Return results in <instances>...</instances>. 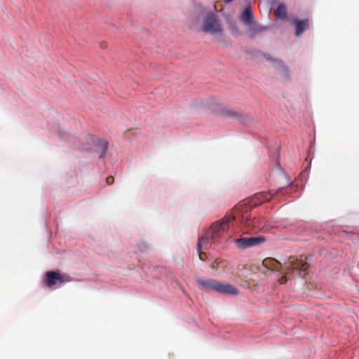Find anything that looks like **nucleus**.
I'll return each instance as SVG.
<instances>
[{
    "instance_id": "1",
    "label": "nucleus",
    "mask_w": 359,
    "mask_h": 359,
    "mask_svg": "<svg viewBox=\"0 0 359 359\" xmlns=\"http://www.w3.org/2000/svg\"><path fill=\"white\" fill-rule=\"evenodd\" d=\"M196 283L200 285L201 290L206 291H215L226 295H236L238 290L231 284H223L213 279L196 278Z\"/></svg>"
},
{
    "instance_id": "2",
    "label": "nucleus",
    "mask_w": 359,
    "mask_h": 359,
    "mask_svg": "<svg viewBox=\"0 0 359 359\" xmlns=\"http://www.w3.org/2000/svg\"><path fill=\"white\" fill-rule=\"evenodd\" d=\"M235 219L233 215H226L222 219L213 223L210 226V232L212 237L208 236L201 237L198 242V250L200 251L203 248L204 245L210 242V240H213L214 237L219 236L224 231L229 229V224L230 222Z\"/></svg>"
},
{
    "instance_id": "3",
    "label": "nucleus",
    "mask_w": 359,
    "mask_h": 359,
    "mask_svg": "<svg viewBox=\"0 0 359 359\" xmlns=\"http://www.w3.org/2000/svg\"><path fill=\"white\" fill-rule=\"evenodd\" d=\"M309 268V264L306 262L303 261L302 259L294 257H289L287 261L283 263L284 275L279 278L280 284H285L287 282L286 274H293L295 271L298 275L302 277V272H306Z\"/></svg>"
},
{
    "instance_id": "4",
    "label": "nucleus",
    "mask_w": 359,
    "mask_h": 359,
    "mask_svg": "<svg viewBox=\"0 0 359 359\" xmlns=\"http://www.w3.org/2000/svg\"><path fill=\"white\" fill-rule=\"evenodd\" d=\"M201 30L205 33L219 34L222 32V26L215 14L208 13L203 18Z\"/></svg>"
},
{
    "instance_id": "5",
    "label": "nucleus",
    "mask_w": 359,
    "mask_h": 359,
    "mask_svg": "<svg viewBox=\"0 0 359 359\" xmlns=\"http://www.w3.org/2000/svg\"><path fill=\"white\" fill-rule=\"evenodd\" d=\"M44 283L50 288L53 287L57 283L63 284L70 281L69 276L61 274L59 271H48L44 275Z\"/></svg>"
},
{
    "instance_id": "6",
    "label": "nucleus",
    "mask_w": 359,
    "mask_h": 359,
    "mask_svg": "<svg viewBox=\"0 0 359 359\" xmlns=\"http://www.w3.org/2000/svg\"><path fill=\"white\" fill-rule=\"evenodd\" d=\"M266 241L264 236L241 237L235 240V244L238 249L244 250L248 248L256 247Z\"/></svg>"
},
{
    "instance_id": "7",
    "label": "nucleus",
    "mask_w": 359,
    "mask_h": 359,
    "mask_svg": "<svg viewBox=\"0 0 359 359\" xmlns=\"http://www.w3.org/2000/svg\"><path fill=\"white\" fill-rule=\"evenodd\" d=\"M221 116L227 118H233L238 121L242 122L243 121V116L238 111H234L230 108L222 107L219 110Z\"/></svg>"
},
{
    "instance_id": "8",
    "label": "nucleus",
    "mask_w": 359,
    "mask_h": 359,
    "mask_svg": "<svg viewBox=\"0 0 359 359\" xmlns=\"http://www.w3.org/2000/svg\"><path fill=\"white\" fill-rule=\"evenodd\" d=\"M263 265L266 268L271 269L272 271H280V269L283 267L279 261L270 257L264 259Z\"/></svg>"
},
{
    "instance_id": "9",
    "label": "nucleus",
    "mask_w": 359,
    "mask_h": 359,
    "mask_svg": "<svg viewBox=\"0 0 359 359\" xmlns=\"http://www.w3.org/2000/svg\"><path fill=\"white\" fill-rule=\"evenodd\" d=\"M295 25V34L297 36L301 35L303 32L309 26V20H297L295 19L293 21Z\"/></svg>"
},
{
    "instance_id": "10",
    "label": "nucleus",
    "mask_w": 359,
    "mask_h": 359,
    "mask_svg": "<svg viewBox=\"0 0 359 359\" xmlns=\"http://www.w3.org/2000/svg\"><path fill=\"white\" fill-rule=\"evenodd\" d=\"M241 18V20L246 25H252L254 23L252 11L250 6H247L244 9Z\"/></svg>"
},
{
    "instance_id": "11",
    "label": "nucleus",
    "mask_w": 359,
    "mask_h": 359,
    "mask_svg": "<svg viewBox=\"0 0 359 359\" xmlns=\"http://www.w3.org/2000/svg\"><path fill=\"white\" fill-rule=\"evenodd\" d=\"M272 197V195L269 192H261L255 194V199L259 198V202L255 201L254 206H257L262 203L269 201Z\"/></svg>"
},
{
    "instance_id": "12",
    "label": "nucleus",
    "mask_w": 359,
    "mask_h": 359,
    "mask_svg": "<svg viewBox=\"0 0 359 359\" xmlns=\"http://www.w3.org/2000/svg\"><path fill=\"white\" fill-rule=\"evenodd\" d=\"M267 29V27L259 25H254V23L251 25L250 28V32L252 36H254L257 34L263 32Z\"/></svg>"
},
{
    "instance_id": "13",
    "label": "nucleus",
    "mask_w": 359,
    "mask_h": 359,
    "mask_svg": "<svg viewBox=\"0 0 359 359\" xmlns=\"http://www.w3.org/2000/svg\"><path fill=\"white\" fill-rule=\"evenodd\" d=\"M275 15L279 18L284 19L287 15L286 8L284 5L280 4L275 11Z\"/></svg>"
},
{
    "instance_id": "14",
    "label": "nucleus",
    "mask_w": 359,
    "mask_h": 359,
    "mask_svg": "<svg viewBox=\"0 0 359 359\" xmlns=\"http://www.w3.org/2000/svg\"><path fill=\"white\" fill-rule=\"evenodd\" d=\"M114 177L112 176H109L107 178L106 181L108 184H111L114 182Z\"/></svg>"
},
{
    "instance_id": "15",
    "label": "nucleus",
    "mask_w": 359,
    "mask_h": 359,
    "mask_svg": "<svg viewBox=\"0 0 359 359\" xmlns=\"http://www.w3.org/2000/svg\"><path fill=\"white\" fill-rule=\"evenodd\" d=\"M103 146H104V151H103V153H102V154L101 157H103V156H104V154H105L106 149H107V146H108L107 142H103Z\"/></svg>"
},
{
    "instance_id": "16",
    "label": "nucleus",
    "mask_w": 359,
    "mask_h": 359,
    "mask_svg": "<svg viewBox=\"0 0 359 359\" xmlns=\"http://www.w3.org/2000/svg\"><path fill=\"white\" fill-rule=\"evenodd\" d=\"M251 201H252V205L254 206V202L255 201L259 202V198L255 199V196H254L253 198H252Z\"/></svg>"
},
{
    "instance_id": "17",
    "label": "nucleus",
    "mask_w": 359,
    "mask_h": 359,
    "mask_svg": "<svg viewBox=\"0 0 359 359\" xmlns=\"http://www.w3.org/2000/svg\"><path fill=\"white\" fill-rule=\"evenodd\" d=\"M205 255V253H203V252H200L199 253V258L201 259V260H204V256Z\"/></svg>"
},
{
    "instance_id": "18",
    "label": "nucleus",
    "mask_w": 359,
    "mask_h": 359,
    "mask_svg": "<svg viewBox=\"0 0 359 359\" xmlns=\"http://www.w3.org/2000/svg\"><path fill=\"white\" fill-rule=\"evenodd\" d=\"M232 1H233V0H224V1H225L226 3H230V2H231Z\"/></svg>"
}]
</instances>
